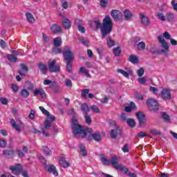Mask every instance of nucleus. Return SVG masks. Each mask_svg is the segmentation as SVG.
Returning <instances> with one entry per match:
<instances>
[{"label":"nucleus","instance_id":"1","mask_svg":"<svg viewBox=\"0 0 177 177\" xmlns=\"http://www.w3.org/2000/svg\"><path fill=\"white\" fill-rule=\"evenodd\" d=\"M93 23L95 26L96 30H99V28H100L102 39L106 38V37L113 31V19H111L110 15L105 16L102 20V24H100V20H95Z\"/></svg>","mask_w":177,"mask_h":177},{"label":"nucleus","instance_id":"2","mask_svg":"<svg viewBox=\"0 0 177 177\" xmlns=\"http://www.w3.org/2000/svg\"><path fill=\"white\" fill-rule=\"evenodd\" d=\"M72 131L75 138H81L82 139L87 136L88 133H92L93 129H84L78 120L75 118H73L71 120Z\"/></svg>","mask_w":177,"mask_h":177},{"label":"nucleus","instance_id":"3","mask_svg":"<svg viewBox=\"0 0 177 177\" xmlns=\"http://www.w3.org/2000/svg\"><path fill=\"white\" fill-rule=\"evenodd\" d=\"M62 55L64 56V63H70L74 60V53L71 51V47L70 46H65L62 50Z\"/></svg>","mask_w":177,"mask_h":177},{"label":"nucleus","instance_id":"4","mask_svg":"<svg viewBox=\"0 0 177 177\" xmlns=\"http://www.w3.org/2000/svg\"><path fill=\"white\" fill-rule=\"evenodd\" d=\"M102 161L104 165H112L115 169H120L121 168V165H118V158L117 156H113L109 160L107 158L102 157Z\"/></svg>","mask_w":177,"mask_h":177},{"label":"nucleus","instance_id":"5","mask_svg":"<svg viewBox=\"0 0 177 177\" xmlns=\"http://www.w3.org/2000/svg\"><path fill=\"white\" fill-rule=\"evenodd\" d=\"M158 40L163 49L158 50L157 53L153 52V53H158V55H161L163 53V55H167V52L169 50V46H168V43H167V41L164 39V37H162V35L158 36Z\"/></svg>","mask_w":177,"mask_h":177},{"label":"nucleus","instance_id":"6","mask_svg":"<svg viewBox=\"0 0 177 177\" xmlns=\"http://www.w3.org/2000/svg\"><path fill=\"white\" fill-rule=\"evenodd\" d=\"M147 105L148 106L149 110L151 111H157V110L160 109L158 102L153 98H149L147 100Z\"/></svg>","mask_w":177,"mask_h":177},{"label":"nucleus","instance_id":"7","mask_svg":"<svg viewBox=\"0 0 177 177\" xmlns=\"http://www.w3.org/2000/svg\"><path fill=\"white\" fill-rule=\"evenodd\" d=\"M111 16L115 21H121L124 17L122 12H120L118 10H112Z\"/></svg>","mask_w":177,"mask_h":177},{"label":"nucleus","instance_id":"8","mask_svg":"<svg viewBox=\"0 0 177 177\" xmlns=\"http://www.w3.org/2000/svg\"><path fill=\"white\" fill-rule=\"evenodd\" d=\"M48 70L50 73H59L60 71V66L56 65V60L53 59L48 62Z\"/></svg>","mask_w":177,"mask_h":177},{"label":"nucleus","instance_id":"9","mask_svg":"<svg viewBox=\"0 0 177 177\" xmlns=\"http://www.w3.org/2000/svg\"><path fill=\"white\" fill-rule=\"evenodd\" d=\"M45 169L46 172H48V174H53L54 176H59V172L57 171L55 165L50 164L46 165Z\"/></svg>","mask_w":177,"mask_h":177},{"label":"nucleus","instance_id":"10","mask_svg":"<svg viewBox=\"0 0 177 177\" xmlns=\"http://www.w3.org/2000/svg\"><path fill=\"white\" fill-rule=\"evenodd\" d=\"M9 168L14 175H19V174H21V170L23 169V167L20 163H17L14 166H10Z\"/></svg>","mask_w":177,"mask_h":177},{"label":"nucleus","instance_id":"11","mask_svg":"<svg viewBox=\"0 0 177 177\" xmlns=\"http://www.w3.org/2000/svg\"><path fill=\"white\" fill-rule=\"evenodd\" d=\"M87 140H95V142H100L102 140V135L99 132H95L93 134L88 135Z\"/></svg>","mask_w":177,"mask_h":177},{"label":"nucleus","instance_id":"12","mask_svg":"<svg viewBox=\"0 0 177 177\" xmlns=\"http://www.w3.org/2000/svg\"><path fill=\"white\" fill-rule=\"evenodd\" d=\"M136 117L138 120L140 127H145L146 125V115L142 112H138L136 113Z\"/></svg>","mask_w":177,"mask_h":177},{"label":"nucleus","instance_id":"13","mask_svg":"<svg viewBox=\"0 0 177 177\" xmlns=\"http://www.w3.org/2000/svg\"><path fill=\"white\" fill-rule=\"evenodd\" d=\"M121 129L119 127H116L115 129L111 130L110 136L112 139H116L118 136H121Z\"/></svg>","mask_w":177,"mask_h":177},{"label":"nucleus","instance_id":"14","mask_svg":"<svg viewBox=\"0 0 177 177\" xmlns=\"http://www.w3.org/2000/svg\"><path fill=\"white\" fill-rule=\"evenodd\" d=\"M38 95H40L41 99H45V97H46V93L42 88H35L33 91V96H38Z\"/></svg>","mask_w":177,"mask_h":177},{"label":"nucleus","instance_id":"15","mask_svg":"<svg viewBox=\"0 0 177 177\" xmlns=\"http://www.w3.org/2000/svg\"><path fill=\"white\" fill-rule=\"evenodd\" d=\"M160 95L163 100H170L171 97V92L168 88H163L160 93Z\"/></svg>","mask_w":177,"mask_h":177},{"label":"nucleus","instance_id":"16","mask_svg":"<svg viewBox=\"0 0 177 177\" xmlns=\"http://www.w3.org/2000/svg\"><path fill=\"white\" fill-rule=\"evenodd\" d=\"M50 30L54 34H62V32H63V28L62 26H59L56 24L51 26Z\"/></svg>","mask_w":177,"mask_h":177},{"label":"nucleus","instance_id":"17","mask_svg":"<svg viewBox=\"0 0 177 177\" xmlns=\"http://www.w3.org/2000/svg\"><path fill=\"white\" fill-rule=\"evenodd\" d=\"M140 19L143 26H147L150 25V20H149V18L145 16V15L142 12L140 14Z\"/></svg>","mask_w":177,"mask_h":177},{"label":"nucleus","instance_id":"18","mask_svg":"<svg viewBox=\"0 0 177 177\" xmlns=\"http://www.w3.org/2000/svg\"><path fill=\"white\" fill-rule=\"evenodd\" d=\"M15 150L13 149H6L3 151V155L6 157H13L15 156Z\"/></svg>","mask_w":177,"mask_h":177},{"label":"nucleus","instance_id":"19","mask_svg":"<svg viewBox=\"0 0 177 177\" xmlns=\"http://www.w3.org/2000/svg\"><path fill=\"white\" fill-rule=\"evenodd\" d=\"M136 104L133 102H130V105L125 106L124 110L126 113H131L132 110H136Z\"/></svg>","mask_w":177,"mask_h":177},{"label":"nucleus","instance_id":"20","mask_svg":"<svg viewBox=\"0 0 177 177\" xmlns=\"http://www.w3.org/2000/svg\"><path fill=\"white\" fill-rule=\"evenodd\" d=\"M62 26L66 30H70V28H71V21L67 18H64Z\"/></svg>","mask_w":177,"mask_h":177},{"label":"nucleus","instance_id":"21","mask_svg":"<svg viewBox=\"0 0 177 177\" xmlns=\"http://www.w3.org/2000/svg\"><path fill=\"white\" fill-rule=\"evenodd\" d=\"M81 111H82L84 115H86L89 113V111H91V109L86 103H84L81 105Z\"/></svg>","mask_w":177,"mask_h":177},{"label":"nucleus","instance_id":"22","mask_svg":"<svg viewBox=\"0 0 177 177\" xmlns=\"http://www.w3.org/2000/svg\"><path fill=\"white\" fill-rule=\"evenodd\" d=\"M123 15H124V19L126 20H131V19H132L133 15L132 14V12H130L129 10L128 9H126L124 10L123 12Z\"/></svg>","mask_w":177,"mask_h":177},{"label":"nucleus","instance_id":"23","mask_svg":"<svg viewBox=\"0 0 177 177\" xmlns=\"http://www.w3.org/2000/svg\"><path fill=\"white\" fill-rule=\"evenodd\" d=\"M38 68L44 74H46V72L48 71V67L46 66V64H44L42 62H39L38 64Z\"/></svg>","mask_w":177,"mask_h":177},{"label":"nucleus","instance_id":"24","mask_svg":"<svg viewBox=\"0 0 177 177\" xmlns=\"http://www.w3.org/2000/svg\"><path fill=\"white\" fill-rule=\"evenodd\" d=\"M53 42L55 48H59L62 46V37H59L54 38Z\"/></svg>","mask_w":177,"mask_h":177},{"label":"nucleus","instance_id":"25","mask_svg":"<svg viewBox=\"0 0 177 177\" xmlns=\"http://www.w3.org/2000/svg\"><path fill=\"white\" fill-rule=\"evenodd\" d=\"M10 122L14 128L17 131V132H20L21 130L20 129V126H19L17 124H16V120L15 119H10Z\"/></svg>","mask_w":177,"mask_h":177},{"label":"nucleus","instance_id":"26","mask_svg":"<svg viewBox=\"0 0 177 177\" xmlns=\"http://www.w3.org/2000/svg\"><path fill=\"white\" fill-rule=\"evenodd\" d=\"M26 17L29 23H35V18L32 15V14L30 12H26Z\"/></svg>","mask_w":177,"mask_h":177},{"label":"nucleus","instance_id":"27","mask_svg":"<svg viewBox=\"0 0 177 177\" xmlns=\"http://www.w3.org/2000/svg\"><path fill=\"white\" fill-rule=\"evenodd\" d=\"M59 164L63 168H68L70 167V163L67 162L64 158H61L59 159Z\"/></svg>","mask_w":177,"mask_h":177},{"label":"nucleus","instance_id":"28","mask_svg":"<svg viewBox=\"0 0 177 177\" xmlns=\"http://www.w3.org/2000/svg\"><path fill=\"white\" fill-rule=\"evenodd\" d=\"M129 60L133 64H136V63L139 62V58H138V56L135 55H131L129 56Z\"/></svg>","mask_w":177,"mask_h":177},{"label":"nucleus","instance_id":"29","mask_svg":"<svg viewBox=\"0 0 177 177\" xmlns=\"http://www.w3.org/2000/svg\"><path fill=\"white\" fill-rule=\"evenodd\" d=\"M80 149L81 156H83V157H85V156L88 154V152L86 151V149L85 148V145H84V144H80Z\"/></svg>","mask_w":177,"mask_h":177},{"label":"nucleus","instance_id":"30","mask_svg":"<svg viewBox=\"0 0 177 177\" xmlns=\"http://www.w3.org/2000/svg\"><path fill=\"white\" fill-rule=\"evenodd\" d=\"M106 45H107L108 48H113V46H114V45H115V41L113 40V39H111V37H108L106 39Z\"/></svg>","mask_w":177,"mask_h":177},{"label":"nucleus","instance_id":"31","mask_svg":"<svg viewBox=\"0 0 177 177\" xmlns=\"http://www.w3.org/2000/svg\"><path fill=\"white\" fill-rule=\"evenodd\" d=\"M138 50H145L146 49V43L145 41H140L137 44Z\"/></svg>","mask_w":177,"mask_h":177},{"label":"nucleus","instance_id":"32","mask_svg":"<svg viewBox=\"0 0 177 177\" xmlns=\"http://www.w3.org/2000/svg\"><path fill=\"white\" fill-rule=\"evenodd\" d=\"M20 95L22 96V97L27 98L30 96V92L26 88H22L20 92Z\"/></svg>","mask_w":177,"mask_h":177},{"label":"nucleus","instance_id":"33","mask_svg":"<svg viewBox=\"0 0 177 177\" xmlns=\"http://www.w3.org/2000/svg\"><path fill=\"white\" fill-rule=\"evenodd\" d=\"M8 60L11 62V63H16L17 62V57H16L14 55L8 54L6 56Z\"/></svg>","mask_w":177,"mask_h":177},{"label":"nucleus","instance_id":"34","mask_svg":"<svg viewBox=\"0 0 177 177\" xmlns=\"http://www.w3.org/2000/svg\"><path fill=\"white\" fill-rule=\"evenodd\" d=\"M42 149L44 152V154L47 156L49 157V156H52V151H50V149L46 147V146H44L42 147Z\"/></svg>","mask_w":177,"mask_h":177},{"label":"nucleus","instance_id":"35","mask_svg":"<svg viewBox=\"0 0 177 177\" xmlns=\"http://www.w3.org/2000/svg\"><path fill=\"white\" fill-rule=\"evenodd\" d=\"M114 56L119 57L121 55V48L120 47H115L113 48Z\"/></svg>","mask_w":177,"mask_h":177},{"label":"nucleus","instance_id":"36","mask_svg":"<svg viewBox=\"0 0 177 177\" xmlns=\"http://www.w3.org/2000/svg\"><path fill=\"white\" fill-rule=\"evenodd\" d=\"M162 118H163L165 122H171V119L169 118V115L165 112L162 113Z\"/></svg>","mask_w":177,"mask_h":177},{"label":"nucleus","instance_id":"37","mask_svg":"<svg viewBox=\"0 0 177 177\" xmlns=\"http://www.w3.org/2000/svg\"><path fill=\"white\" fill-rule=\"evenodd\" d=\"M73 62H65L66 64V71L67 73H73Z\"/></svg>","mask_w":177,"mask_h":177},{"label":"nucleus","instance_id":"38","mask_svg":"<svg viewBox=\"0 0 177 177\" xmlns=\"http://www.w3.org/2000/svg\"><path fill=\"white\" fill-rule=\"evenodd\" d=\"M52 53H53V55H60V53H63V52L62 51V48L57 47L52 48Z\"/></svg>","mask_w":177,"mask_h":177},{"label":"nucleus","instance_id":"39","mask_svg":"<svg viewBox=\"0 0 177 177\" xmlns=\"http://www.w3.org/2000/svg\"><path fill=\"white\" fill-rule=\"evenodd\" d=\"M127 124L131 128H135V127L136 126V123L135 122V120L131 118L127 120Z\"/></svg>","mask_w":177,"mask_h":177},{"label":"nucleus","instance_id":"40","mask_svg":"<svg viewBox=\"0 0 177 177\" xmlns=\"http://www.w3.org/2000/svg\"><path fill=\"white\" fill-rule=\"evenodd\" d=\"M84 115L86 120V124L91 125V124H92V118H91V115H88V114Z\"/></svg>","mask_w":177,"mask_h":177},{"label":"nucleus","instance_id":"41","mask_svg":"<svg viewBox=\"0 0 177 177\" xmlns=\"http://www.w3.org/2000/svg\"><path fill=\"white\" fill-rule=\"evenodd\" d=\"M79 41H80V42H82V44H83V45H84V46H89V41H88L85 38L80 37Z\"/></svg>","mask_w":177,"mask_h":177},{"label":"nucleus","instance_id":"42","mask_svg":"<svg viewBox=\"0 0 177 177\" xmlns=\"http://www.w3.org/2000/svg\"><path fill=\"white\" fill-rule=\"evenodd\" d=\"M52 126V122L49 120H46L44 121V128L45 129H49V128Z\"/></svg>","mask_w":177,"mask_h":177},{"label":"nucleus","instance_id":"43","mask_svg":"<svg viewBox=\"0 0 177 177\" xmlns=\"http://www.w3.org/2000/svg\"><path fill=\"white\" fill-rule=\"evenodd\" d=\"M88 93H89V89L84 88L82 91V97H84V99H86V96Z\"/></svg>","mask_w":177,"mask_h":177},{"label":"nucleus","instance_id":"44","mask_svg":"<svg viewBox=\"0 0 177 177\" xmlns=\"http://www.w3.org/2000/svg\"><path fill=\"white\" fill-rule=\"evenodd\" d=\"M118 73H119L120 74H122V75H124V77H126V78H128V77H129V73L122 69H118Z\"/></svg>","mask_w":177,"mask_h":177},{"label":"nucleus","instance_id":"45","mask_svg":"<svg viewBox=\"0 0 177 177\" xmlns=\"http://www.w3.org/2000/svg\"><path fill=\"white\" fill-rule=\"evenodd\" d=\"M91 109L97 114H99L100 113V109H99V107H97V105H93L91 106Z\"/></svg>","mask_w":177,"mask_h":177},{"label":"nucleus","instance_id":"46","mask_svg":"<svg viewBox=\"0 0 177 177\" xmlns=\"http://www.w3.org/2000/svg\"><path fill=\"white\" fill-rule=\"evenodd\" d=\"M16 151H17L18 157H19V158H23V157L26 156V154H24V152L22 151L21 149H17Z\"/></svg>","mask_w":177,"mask_h":177},{"label":"nucleus","instance_id":"47","mask_svg":"<svg viewBox=\"0 0 177 177\" xmlns=\"http://www.w3.org/2000/svg\"><path fill=\"white\" fill-rule=\"evenodd\" d=\"M166 17H167V19L168 20V21H171V20H174L175 15L171 12H168L166 15Z\"/></svg>","mask_w":177,"mask_h":177},{"label":"nucleus","instance_id":"48","mask_svg":"<svg viewBox=\"0 0 177 177\" xmlns=\"http://www.w3.org/2000/svg\"><path fill=\"white\" fill-rule=\"evenodd\" d=\"M39 110L44 114V115H46L47 117H49V111H48L43 106H39Z\"/></svg>","mask_w":177,"mask_h":177},{"label":"nucleus","instance_id":"49","mask_svg":"<svg viewBox=\"0 0 177 177\" xmlns=\"http://www.w3.org/2000/svg\"><path fill=\"white\" fill-rule=\"evenodd\" d=\"M65 84L68 88H73V82L70 79L65 80Z\"/></svg>","mask_w":177,"mask_h":177},{"label":"nucleus","instance_id":"50","mask_svg":"<svg viewBox=\"0 0 177 177\" xmlns=\"http://www.w3.org/2000/svg\"><path fill=\"white\" fill-rule=\"evenodd\" d=\"M135 97L136 99H138V100H143V95L138 91H136L135 93Z\"/></svg>","mask_w":177,"mask_h":177},{"label":"nucleus","instance_id":"51","mask_svg":"<svg viewBox=\"0 0 177 177\" xmlns=\"http://www.w3.org/2000/svg\"><path fill=\"white\" fill-rule=\"evenodd\" d=\"M80 72L86 74L87 76L89 75V71L84 67H80Z\"/></svg>","mask_w":177,"mask_h":177},{"label":"nucleus","instance_id":"52","mask_svg":"<svg viewBox=\"0 0 177 177\" xmlns=\"http://www.w3.org/2000/svg\"><path fill=\"white\" fill-rule=\"evenodd\" d=\"M30 132H32V133H35V134H39V135H41V131L37 129V128L35 127H32L30 129Z\"/></svg>","mask_w":177,"mask_h":177},{"label":"nucleus","instance_id":"53","mask_svg":"<svg viewBox=\"0 0 177 177\" xmlns=\"http://www.w3.org/2000/svg\"><path fill=\"white\" fill-rule=\"evenodd\" d=\"M11 88L15 93H17L19 92V86L16 84H11Z\"/></svg>","mask_w":177,"mask_h":177},{"label":"nucleus","instance_id":"54","mask_svg":"<svg viewBox=\"0 0 177 177\" xmlns=\"http://www.w3.org/2000/svg\"><path fill=\"white\" fill-rule=\"evenodd\" d=\"M123 153H129V145L125 144L124 147L122 148Z\"/></svg>","mask_w":177,"mask_h":177},{"label":"nucleus","instance_id":"55","mask_svg":"<svg viewBox=\"0 0 177 177\" xmlns=\"http://www.w3.org/2000/svg\"><path fill=\"white\" fill-rule=\"evenodd\" d=\"M150 133H151V135H161V132L156 129H151Z\"/></svg>","mask_w":177,"mask_h":177},{"label":"nucleus","instance_id":"56","mask_svg":"<svg viewBox=\"0 0 177 177\" xmlns=\"http://www.w3.org/2000/svg\"><path fill=\"white\" fill-rule=\"evenodd\" d=\"M137 74L138 77H143V75L145 74V69H143V68H140L137 71Z\"/></svg>","mask_w":177,"mask_h":177},{"label":"nucleus","instance_id":"57","mask_svg":"<svg viewBox=\"0 0 177 177\" xmlns=\"http://www.w3.org/2000/svg\"><path fill=\"white\" fill-rule=\"evenodd\" d=\"M28 117L30 120H34L35 118V111L31 109Z\"/></svg>","mask_w":177,"mask_h":177},{"label":"nucleus","instance_id":"58","mask_svg":"<svg viewBox=\"0 0 177 177\" xmlns=\"http://www.w3.org/2000/svg\"><path fill=\"white\" fill-rule=\"evenodd\" d=\"M157 17H158V19L160 20H161L162 21H165V16H164V14L162 13H158L156 15Z\"/></svg>","mask_w":177,"mask_h":177},{"label":"nucleus","instance_id":"59","mask_svg":"<svg viewBox=\"0 0 177 177\" xmlns=\"http://www.w3.org/2000/svg\"><path fill=\"white\" fill-rule=\"evenodd\" d=\"M75 24H77V27H80V26H82V24H83L82 20H81L78 18H76L75 19Z\"/></svg>","mask_w":177,"mask_h":177},{"label":"nucleus","instance_id":"60","mask_svg":"<svg viewBox=\"0 0 177 177\" xmlns=\"http://www.w3.org/2000/svg\"><path fill=\"white\" fill-rule=\"evenodd\" d=\"M100 3L102 8H106L107 6V0H100Z\"/></svg>","mask_w":177,"mask_h":177},{"label":"nucleus","instance_id":"61","mask_svg":"<svg viewBox=\"0 0 177 177\" xmlns=\"http://www.w3.org/2000/svg\"><path fill=\"white\" fill-rule=\"evenodd\" d=\"M0 102L1 103V104H4L5 106H6V104H8V99L5 97H0Z\"/></svg>","mask_w":177,"mask_h":177},{"label":"nucleus","instance_id":"62","mask_svg":"<svg viewBox=\"0 0 177 177\" xmlns=\"http://www.w3.org/2000/svg\"><path fill=\"white\" fill-rule=\"evenodd\" d=\"M0 147H6V140L0 139Z\"/></svg>","mask_w":177,"mask_h":177},{"label":"nucleus","instance_id":"63","mask_svg":"<svg viewBox=\"0 0 177 177\" xmlns=\"http://www.w3.org/2000/svg\"><path fill=\"white\" fill-rule=\"evenodd\" d=\"M163 37H165V39H171V35L167 31L163 33Z\"/></svg>","mask_w":177,"mask_h":177},{"label":"nucleus","instance_id":"64","mask_svg":"<svg viewBox=\"0 0 177 177\" xmlns=\"http://www.w3.org/2000/svg\"><path fill=\"white\" fill-rule=\"evenodd\" d=\"M171 3V6H173V8L177 11V3H175V0H172Z\"/></svg>","mask_w":177,"mask_h":177}]
</instances>
